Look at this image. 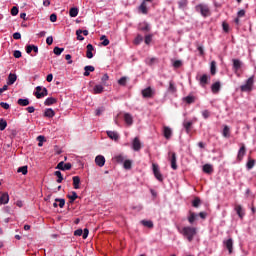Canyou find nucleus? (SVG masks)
<instances>
[{
    "label": "nucleus",
    "instance_id": "obj_1",
    "mask_svg": "<svg viewBox=\"0 0 256 256\" xmlns=\"http://www.w3.org/2000/svg\"><path fill=\"white\" fill-rule=\"evenodd\" d=\"M182 235H184L186 237V239H188V241L191 243V241H193V237H195V235H197V228L195 227H184L182 229Z\"/></svg>",
    "mask_w": 256,
    "mask_h": 256
},
{
    "label": "nucleus",
    "instance_id": "obj_2",
    "mask_svg": "<svg viewBox=\"0 0 256 256\" xmlns=\"http://www.w3.org/2000/svg\"><path fill=\"white\" fill-rule=\"evenodd\" d=\"M196 11H199L203 17H209L211 15V11L209 10V6L199 4L196 6Z\"/></svg>",
    "mask_w": 256,
    "mask_h": 256
},
{
    "label": "nucleus",
    "instance_id": "obj_3",
    "mask_svg": "<svg viewBox=\"0 0 256 256\" xmlns=\"http://www.w3.org/2000/svg\"><path fill=\"white\" fill-rule=\"evenodd\" d=\"M144 99H153L155 97V90L151 87H147L141 91Z\"/></svg>",
    "mask_w": 256,
    "mask_h": 256
},
{
    "label": "nucleus",
    "instance_id": "obj_4",
    "mask_svg": "<svg viewBox=\"0 0 256 256\" xmlns=\"http://www.w3.org/2000/svg\"><path fill=\"white\" fill-rule=\"evenodd\" d=\"M253 83H254V78L251 76L250 78L247 79L245 85H242L240 87L241 91L243 92H249L252 91L253 89Z\"/></svg>",
    "mask_w": 256,
    "mask_h": 256
},
{
    "label": "nucleus",
    "instance_id": "obj_5",
    "mask_svg": "<svg viewBox=\"0 0 256 256\" xmlns=\"http://www.w3.org/2000/svg\"><path fill=\"white\" fill-rule=\"evenodd\" d=\"M48 94L47 88H42L41 86L36 87L35 97L37 99H43V97H47Z\"/></svg>",
    "mask_w": 256,
    "mask_h": 256
},
{
    "label": "nucleus",
    "instance_id": "obj_6",
    "mask_svg": "<svg viewBox=\"0 0 256 256\" xmlns=\"http://www.w3.org/2000/svg\"><path fill=\"white\" fill-rule=\"evenodd\" d=\"M163 137L166 141H171V138L173 137V129L169 126L163 127Z\"/></svg>",
    "mask_w": 256,
    "mask_h": 256
},
{
    "label": "nucleus",
    "instance_id": "obj_7",
    "mask_svg": "<svg viewBox=\"0 0 256 256\" xmlns=\"http://www.w3.org/2000/svg\"><path fill=\"white\" fill-rule=\"evenodd\" d=\"M169 161L171 163V168L177 171V154L175 152H169Z\"/></svg>",
    "mask_w": 256,
    "mask_h": 256
},
{
    "label": "nucleus",
    "instance_id": "obj_8",
    "mask_svg": "<svg viewBox=\"0 0 256 256\" xmlns=\"http://www.w3.org/2000/svg\"><path fill=\"white\" fill-rule=\"evenodd\" d=\"M71 167H73V165H71V163H66L65 164V162L61 161L56 166V169H60V171H69L71 169Z\"/></svg>",
    "mask_w": 256,
    "mask_h": 256
},
{
    "label": "nucleus",
    "instance_id": "obj_9",
    "mask_svg": "<svg viewBox=\"0 0 256 256\" xmlns=\"http://www.w3.org/2000/svg\"><path fill=\"white\" fill-rule=\"evenodd\" d=\"M138 30L143 31L144 33H149V31H151V27L147 22H142L138 25Z\"/></svg>",
    "mask_w": 256,
    "mask_h": 256
},
{
    "label": "nucleus",
    "instance_id": "obj_10",
    "mask_svg": "<svg viewBox=\"0 0 256 256\" xmlns=\"http://www.w3.org/2000/svg\"><path fill=\"white\" fill-rule=\"evenodd\" d=\"M224 247L228 250V252L231 254L233 253V239L230 238L228 240H224Z\"/></svg>",
    "mask_w": 256,
    "mask_h": 256
},
{
    "label": "nucleus",
    "instance_id": "obj_11",
    "mask_svg": "<svg viewBox=\"0 0 256 256\" xmlns=\"http://www.w3.org/2000/svg\"><path fill=\"white\" fill-rule=\"evenodd\" d=\"M132 149L134 151H141V141L139 140L138 137H135L133 142H132Z\"/></svg>",
    "mask_w": 256,
    "mask_h": 256
},
{
    "label": "nucleus",
    "instance_id": "obj_12",
    "mask_svg": "<svg viewBox=\"0 0 256 256\" xmlns=\"http://www.w3.org/2000/svg\"><path fill=\"white\" fill-rule=\"evenodd\" d=\"M7 203H9V193L7 192L1 193L0 205H7Z\"/></svg>",
    "mask_w": 256,
    "mask_h": 256
},
{
    "label": "nucleus",
    "instance_id": "obj_13",
    "mask_svg": "<svg viewBox=\"0 0 256 256\" xmlns=\"http://www.w3.org/2000/svg\"><path fill=\"white\" fill-rule=\"evenodd\" d=\"M95 163H96V165H98V167H104L105 166V157L103 155L96 156Z\"/></svg>",
    "mask_w": 256,
    "mask_h": 256
},
{
    "label": "nucleus",
    "instance_id": "obj_14",
    "mask_svg": "<svg viewBox=\"0 0 256 256\" xmlns=\"http://www.w3.org/2000/svg\"><path fill=\"white\" fill-rule=\"evenodd\" d=\"M86 57L87 59H93V51H95V48L92 46V44H88L86 46Z\"/></svg>",
    "mask_w": 256,
    "mask_h": 256
},
{
    "label": "nucleus",
    "instance_id": "obj_15",
    "mask_svg": "<svg viewBox=\"0 0 256 256\" xmlns=\"http://www.w3.org/2000/svg\"><path fill=\"white\" fill-rule=\"evenodd\" d=\"M72 181L74 189H81V178L79 176H73Z\"/></svg>",
    "mask_w": 256,
    "mask_h": 256
},
{
    "label": "nucleus",
    "instance_id": "obj_16",
    "mask_svg": "<svg viewBox=\"0 0 256 256\" xmlns=\"http://www.w3.org/2000/svg\"><path fill=\"white\" fill-rule=\"evenodd\" d=\"M106 133L109 139H112V141H119V133L115 131H107Z\"/></svg>",
    "mask_w": 256,
    "mask_h": 256
},
{
    "label": "nucleus",
    "instance_id": "obj_17",
    "mask_svg": "<svg viewBox=\"0 0 256 256\" xmlns=\"http://www.w3.org/2000/svg\"><path fill=\"white\" fill-rule=\"evenodd\" d=\"M245 153H247V150L245 148V144H242V146L240 147L239 151H238V159L239 161H241L243 159V157H245Z\"/></svg>",
    "mask_w": 256,
    "mask_h": 256
},
{
    "label": "nucleus",
    "instance_id": "obj_18",
    "mask_svg": "<svg viewBox=\"0 0 256 256\" xmlns=\"http://www.w3.org/2000/svg\"><path fill=\"white\" fill-rule=\"evenodd\" d=\"M104 90H105V88L103 87V85L98 84V85L94 86L93 93H94V95H99V94L103 93Z\"/></svg>",
    "mask_w": 256,
    "mask_h": 256
},
{
    "label": "nucleus",
    "instance_id": "obj_19",
    "mask_svg": "<svg viewBox=\"0 0 256 256\" xmlns=\"http://www.w3.org/2000/svg\"><path fill=\"white\" fill-rule=\"evenodd\" d=\"M17 81V74L10 73L8 75L7 85H13Z\"/></svg>",
    "mask_w": 256,
    "mask_h": 256
},
{
    "label": "nucleus",
    "instance_id": "obj_20",
    "mask_svg": "<svg viewBox=\"0 0 256 256\" xmlns=\"http://www.w3.org/2000/svg\"><path fill=\"white\" fill-rule=\"evenodd\" d=\"M138 11L142 13L143 15H147L148 10H147V3L142 2L141 5L138 7Z\"/></svg>",
    "mask_w": 256,
    "mask_h": 256
},
{
    "label": "nucleus",
    "instance_id": "obj_21",
    "mask_svg": "<svg viewBox=\"0 0 256 256\" xmlns=\"http://www.w3.org/2000/svg\"><path fill=\"white\" fill-rule=\"evenodd\" d=\"M93 71H95V67L94 66H85L84 67V77H89V75L91 73H93Z\"/></svg>",
    "mask_w": 256,
    "mask_h": 256
},
{
    "label": "nucleus",
    "instance_id": "obj_22",
    "mask_svg": "<svg viewBox=\"0 0 256 256\" xmlns=\"http://www.w3.org/2000/svg\"><path fill=\"white\" fill-rule=\"evenodd\" d=\"M44 117H48L49 119H52V117H55V111L51 108H47L44 112Z\"/></svg>",
    "mask_w": 256,
    "mask_h": 256
},
{
    "label": "nucleus",
    "instance_id": "obj_23",
    "mask_svg": "<svg viewBox=\"0 0 256 256\" xmlns=\"http://www.w3.org/2000/svg\"><path fill=\"white\" fill-rule=\"evenodd\" d=\"M55 103H57V98H53V97H48L45 102L44 105H46L47 107L51 106V105H55Z\"/></svg>",
    "mask_w": 256,
    "mask_h": 256
},
{
    "label": "nucleus",
    "instance_id": "obj_24",
    "mask_svg": "<svg viewBox=\"0 0 256 256\" xmlns=\"http://www.w3.org/2000/svg\"><path fill=\"white\" fill-rule=\"evenodd\" d=\"M232 62H233V67H234L235 71H239V69H241V66L243 65L241 60L233 59Z\"/></svg>",
    "mask_w": 256,
    "mask_h": 256
},
{
    "label": "nucleus",
    "instance_id": "obj_25",
    "mask_svg": "<svg viewBox=\"0 0 256 256\" xmlns=\"http://www.w3.org/2000/svg\"><path fill=\"white\" fill-rule=\"evenodd\" d=\"M152 167H153V173H154L156 179H158V181H161V174L159 173V166H157L156 164H153Z\"/></svg>",
    "mask_w": 256,
    "mask_h": 256
},
{
    "label": "nucleus",
    "instance_id": "obj_26",
    "mask_svg": "<svg viewBox=\"0 0 256 256\" xmlns=\"http://www.w3.org/2000/svg\"><path fill=\"white\" fill-rule=\"evenodd\" d=\"M124 121L128 125H133V116H131V114H129V113H125L124 114Z\"/></svg>",
    "mask_w": 256,
    "mask_h": 256
},
{
    "label": "nucleus",
    "instance_id": "obj_27",
    "mask_svg": "<svg viewBox=\"0 0 256 256\" xmlns=\"http://www.w3.org/2000/svg\"><path fill=\"white\" fill-rule=\"evenodd\" d=\"M198 215L195 212H190V215L188 216V221L191 225H193V223H195V221L197 220Z\"/></svg>",
    "mask_w": 256,
    "mask_h": 256
},
{
    "label": "nucleus",
    "instance_id": "obj_28",
    "mask_svg": "<svg viewBox=\"0 0 256 256\" xmlns=\"http://www.w3.org/2000/svg\"><path fill=\"white\" fill-rule=\"evenodd\" d=\"M208 81H209V76H207V74H204L200 77V85H202V87H205Z\"/></svg>",
    "mask_w": 256,
    "mask_h": 256
},
{
    "label": "nucleus",
    "instance_id": "obj_29",
    "mask_svg": "<svg viewBox=\"0 0 256 256\" xmlns=\"http://www.w3.org/2000/svg\"><path fill=\"white\" fill-rule=\"evenodd\" d=\"M222 135H223V137H225L226 139H229V137H231V130L229 129V126H224Z\"/></svg>",
    "mask_w": 256,
    "mask_h": 256
},
{
    "label": "nucleus",
    "instance_id": "obj_30",
    "mask_svg": "<svg viewBox=\"0 0 256 256\" xmlns=\"http://www.w3.org/2000/svg\"><path fill=\"white\" fill-rule=\"evenodd\" d=\"M211 89H212V93H217L218 91L221 90V83L216 82L212 84Z\"/></svg>",
    "mask_w": 256,
    "mask_h": 256
},
{
    "label": "nucleus",
    "instance_id": "obj_31",
    "mask_svg": "<svg viewBox=\"0 0 256 256\" xmlns=\"http://www.w3.org/2000/svg\"><path fill=\"white\" fill-rule=\"evenodd\" d=\"M168 93H177V87L173 81L169 82Z\"/></svg>",
    "mask_w": 256,
    "mask_h": 256
},
{
    "label": "nucleus",
    "instance_id": "obj_32",
    "mask_svg": "<svg viewBox=\"0 0 256 256\" xmlns=\"http://www.w3.org/2000/svg\"><path fill=\"white\" fill-rule=\"evenodd\" d=\"M17 103L21 107H27V105H29V99H27V98L26 99L20 98V99H18Z\"/></svg>",
    "mask_w": 256,
    "mask_h": 256
},
{
    "label": "nucleus",
    "instance_id": "obj_33",
    "mask_svg": "<svg viewBox=\"0 0 256 256\" xmlns=\"http://www.w3.org/2000/svg\"><path fill=\"white\" fill-rule=\"evenodd\" d=\"M235 211H236L237 215H238L241 219H243V215H245V213H243V207H241V205H237V206L235 207Z\"/></svg>",
    "mask_w": 256,
    "mask_h": 256
},
{
    "label": "nucleus",
    "instance_id": "obj_34",
    "mask_svg": "<svg viewBox=\"0 0 256 256\" xmlns=\"http://www.w3.org/2000/svg\"><path fill=\"white\" fill-rule=\"evenodd\" d=\"M210 73L211 75H215L217 73V63L215 61L211 62Z\"/></svg>",
    "mask_w": 256,
    "mask_h": 256
},
{
    "label": "nucleus",
    "instance_id": "obj_35",
    "mask_svg": "<svg viewBox=\"0 0 256 256\" xmlns=\"http://www.w3.org/2000/svg\"><path fill=\"white\" fill-rule=\"evenodd\" d=\"M191 125H193L192 121H184L183 122V127L185 128L187 133H189V131H191Z\"/></svg>",
    "mask_w": 256,
    "mask_h": 256
},
{
    "label": "nucleus",
    "instance_id": "obj_36",
    "mask_svg": "<svg viewBox=\"0 0 256 256\" xmlns=\"http://www.w3.org/2000/svg\"><path fill=\"white\" fill-rule=\"evenodd\" d=\"M204 173H213V166L211 164H205L203 166Z\"/></svg>",
    "mask_w": 256,
    "mask_h": 256
},
{
    "label": "nucleus",
    "instance_id": "obj_37",
    "mask_svg": "<svg viewBox=\"0 0 256 256\" xmlns=\"http://www.w3.org/2000/svg\"><path fill=\"white\" fill-rule=\"evenodd\" d=\"M141 224L144 225V227H148V229L153 228V221L151 220H142Z\"/></svg>",
    "mask_w": 256,
    "mask_h": 256
},
{
    "label": "nucleus",
    "instance_id": "obj_38",
    "mask_svg": "<svg viewBox=\"0 0 256 256\" xmlns=\"http://www.w3.org/2000/svg\"><path fill=\"white\" fill-rule=\"evenodd\" d=\"M54 175L57 177V183H63V174H61V171L54 172Z\"/></svg>",
    "mask_w": 256,
    "mask_h": 256
},
{
    "label": "nucleus",
    "instance_id": "obj_39",
    "mask_svg": "<svg viewBox=\"0 0 256 256\" xmlns=\"http://www.w3.org/2000/svg\"><path fill=\"white\" fill-rule=\"evenodd\" d=\"M67 197L70 199V203H74L79 196L77 195V192L72 191V194L68 195Z\"/></svg>",
    "mask_w": 256,
    "mask_h": 256
},
{
    "label": "nucleus",
    "instance_id": "obj_40",
    "mask_svg": "<svg viewBox=\"0 0 256 256\" xmlns=\"http://www.w3.org/2000/svg\"><path fill=\"white\" fill-rule=\"evenodd\" d=\"M69 15L70 17H77V15H79V9L77 8H71L69 11Z\"/></svg>",
    "mask_w": 256,
    "mask_h": 256
},
{
    "label": "nucleus",
    "instance_id": "obj_41",
    "mask_svg": "<svg viewBox=\"0 0 256 256\" xmlns=\"http://www.w3.org/2000/svg\"><path fill=\"white\" fill-rule=\"evenodd\" d=\"M184 101L188 104L191 105V103H195V96H186L184 98Z\"/></svg>",
    "mask_w": 256,
    "mask_h": 256
},
{
    "label": "nucleus",
    "instance_id": "obj_42",
    "mask_svg": "<svg viewBox=\"0 0 256 256\" xmlns=\"http://www.w3.org/2000/svg\"><path fill=\"white\" fill-rule=\"evenodd\" d=\"M114 160L116 161V163H124L125 156H123L122 154H119L114 157Z\"/></svg>",
    "mask_w": 256,
    "mask_h": 256
},
{
    "label": "nucleus",
    "instance_id": "obj_43",
    "mask_svg": "<svg viewBox=\"0 0 256 256\" xmlns=\"http://www.w3.org/2000/svg\"><path fill=\"white\" fill-rule=\"evenodd\" d=\"M7 129V120L0 119V131H5Z\"/></svg>",
    "mask_w": 256,
    "mask_h": 256
},
{
    "label": "nucleus",
    "instance_id": "obj_44",
    "mask_svg": "<svg viewBox=\"0 0 256 256\" xmlns=\"http://www.w3.org/2000/svg\"><path fill=\"white\" fill-rule=\"evenodd\" d=\"M118 85H121L122 87H125L127 85V77L123 76L118 80Z\"/></svg>",
    "mask_w": 256,
    "mask_h": 256
},
{
    "label": "nucleus",
    "instance_id": "obj_45",
    "mask_svg": "<svg viewBox=\"0 0 256 256\" xmlns=\"http://www.w3.org/2000/svg\"><path fill=\"white\" fill-rule=\"evenodd\" d=\"M100 41H102V45L103 47H107V45H109V39H107V36L103 35L100 37Z\"/></svg>",
    "mask_w": 256,
    "mask_h": 256
},
{
    "label": "nucleus",
    "instance_id": "obj_46",
    "mask_svg": "<svg viewBox=\"0 0 256 256\" xmlns=\"http://www.w3.org/2000/svg\"><path fill=\"white\" fill-rule=\"evenodd\" d=\"M56 203H59V207L60 209H63L65 207V199L63 198H56L55 199Z\"/></svg>",
    "mask_w": 256,
    "mask_h": 256
},
{
    "label": "nucleus",
    "instance_id": "obj_47",
    "mask_svg": "<svg viewBox=\"0 0 256 256\" xmlns=\"http://www.w3.org/2000/svg\"><path fill=\"white\" fill-rule=\"evenodd\" d=\"M141 43H143V37L141 34H138L134 40V45H140Z\"/></svg>",
    "mask_w": 256,
    "mask_h": 256
},
{
    "label": "nucleus",
    "instance_id": "obj_48",
    "mask_svg": "<svg viewBox=\"0 0 256 256\" xmlns=\"http://www.w3.org/2000/svg\"><path fill=\"white\" fill-rule=\"evenodd\" d=\"M37 141H38V147H43V143H45V136L43 135L38 136Z\"/></svg>",
    "mask_w": 256,
    "mask_h": 256
},
{
    "label": "nucleus",
    "instance_id": "obj_49",
    "mask_svg": "<svg viewBox=\"0 0 256 256\" xmlns=\"http://www.w3.org/2000/svg\"><path fill=\"white\" fill-rule=\"evenodd\" d=\"M63 51H65V48H60V47H54L53 53L54 55H61V53H63Z\"/></svg>",
    "mask_w": 256,
    "mask_h": 256
},
{
    "label": "nucleus",
    "instance_id": "obj_50",
    "mask_svg": "<svg viewBox=\"0 0 256 256\" xmlns=\"http://www.w3.org/2000/svg\"><path fill=\"white\" fill-rule=\"evenodd\" d=\"M151 41H153V34L146 35L144 40L145 44L150 45Z\"/></svg>",
    "mask_w": 256,
    "mask_h": 256
},
{
    "label": "nucleus",
    "instance_id": "obj_51",
    "mask_svg": "<svg viewBox=\"0 0 256 256\" xmlns=\"http://www.w3.org/2000/svg\"><path fill=\"white\" fill-rule=\"evenodd\" d=\"M83 30L79 29L76 31L78 41H85V38L82 36Z\"/></svg>",
    "mask_w": 256,
    "mask_h": 256
},
{
    "label": "nucleus",
    "instance_id": "obj_52",
    "mask_svg": "<svg viewBox=\"0 0 256 256\" xmlns=\"http://www.w3.org/2000/svg\"><path fill=\"white\" fill-rule=\"evenodd\" d=\"M18 173H22V175H27L28 170H27V166H22L18 168Z\"/></svg>",
    "mask_w": 256,
    "mask_h": 256
},
{
    "label": "nucleus",
    "instance_id": "obj_53",
    "mask_svg": "<svg viewBox=\"0 0 256 256\" xmlns=\"http://www.w3.org/2000/svg\"><path fill=\"white\" fill-rule=\"evenodd\" d=\"M123 167H124V169H131V167H132L131 160H124Z\"/></svg>",
    "mask_w": 256,
    "mask_h": 256
},
{
    "label": "nucleus",
    "instance_id": "obj_54",
    "mask_svg": "<svg viewBox=\"0 0 256 256\" xmlns=\"http://www.w3.org/2000/svg\"><path fill=\"white\" fill-rule=\"evenodd\" d=\"M199 205H201V199H199L198 197H196V198L192 201V206H193V207H199Z\"/></svg>",
    "mask_w": 256,
    "mask_h": 256
},
{
    "label": "nucleus",
    "instance_id": "obj_55",
    "mask_svg": "<svg viewBox=\"0 0 256 256\" xmlns=\"http://www.w3.org/2000/svg\"><path fill=\"white\" fill-rule=\"evenodd\" d=\"M246 167H247V169H253V167H255V160L250 159V160L247 162Z\"/></svg>",
    "mask_w": 256,
    "mask_h": 256
},
{
    "label": "nucleus",
    "instance_id": "obj_56",
    "mask_svg": "<svg viewBox=\"0 0 256 256\" xmlns=\"http://www.w3.org/2000/svg\"><path fill=\"white\" fill-rule=\"evenodd\" d=\"M11 15H13V17H15L16 15H19V8H17V6L12 7Z\"/></svg>",
    "mask_w": 256,
    "mask_h": 256
},
{
    "label": "nucleus",
    "instance_id": "obj_57",
    "mask_svg": "<svg viewBox=\"0 0 256 256\" xmlns=\"http://www.w3.org/2000/svg\"><path fill=\"white\" fill-rule=\"evenodd\" d=\"M202 116L205 119H209V117H211V112H209V110H204V111H202Z\"/></svg>",
    "mask_w": 256,
    "mask_h": 256
},
{
    "label": "nucleus",
    "instance_id": "obj_58",
    "mask_svg": "<svg viewBox=\"0 0 256 256\" xmlns=\"http://www.w3.org/2000/svg\"><path fill=\"white\" fill-rule=\"evenodd\" d=\"M181 65H183V62H181V60H176L173 63V67H175V69H179V67H181Z\"/></svg>",
    "mask_w": 256,
    "mask_h": 256
},
{
    "label": "nucleus",
    "instance_id": "obj_59",
    "mask_svg": "<svg viewBox=\"0 0 256 256\" xmlns=\"http://www.w3.org/2000/svg\"><path fill=\"white\" fill-rule=\"evenodd\" d=\"M222 27H223L224 33H229V24H227L226 22H223Z\"/></svg>",
    "mask_w": 256,
    "mask_h": 256
},
{
    "label": "nucleus",
    "instance_id": "obj_60",
    "mask_svg": "<svg viewBox=\"0 0 256 256\" xmlns=\"http://www.w3.org/2000/svg\"><path fill=\"white\" fill-rule=\"evenodd\" d=\"M82 237L83 239H87V237H89V229L85 228L84 231H82Z\"/></svg>",
    "mask_w": 256,
    "mask_h": 256
},
{
    "label": "nucleus",
    "instance_id": "obj_61",
    "mask_svg": "<svg viewBox=\"0 0 256 256\" xmlns=\"http://www.w3.org/2000/svg\"><path fill=\"white\" fill-rule=\"evenodd\" d=\"M15 59H21V51L15 50L13 53Z\"/></svg>",
    "mask_w": 256,
    "mask_h": 256
},
{
    "label": "nucleus",
    "instance_id": "obj_62",
    "mask_svg": "<svg viewBox=\"0 0 256 256\" xmlns=\"http://www.w3.org/2000/svg\"><path fill=\"white\" fill-rule=\"evenodd\" d=\"M105 111V107L97 108L96 109V116L99 117Z\"/></svg>",
    "mask_w": 256,
    "mask_h": 256
},
{
    "label": "nucleus",
    "instance_id": "obj_63",
    "mask_svg": "<svg viewBox=\"0 0 256 256\" xmlns=\"http://www.w3.org/2000/svg\"><path fill=\"white\" fill-rule=\"evenodd\" d=\"M74 235L76 237H81V235H83V229H77L76 231H74Z\"/></svg>",
    "mask_w": 256,
    "mask_h": 256
},
{
    "label": "nucleus",
    "instance_id": "obj_64",
    "mask_svg": "<svg viewBox=\"0 0 256 256\" xmlns=\"http://www.w3.org/2000/svg\"><path fill=\"white\" fill-rule=\"evenodd\" d=\"M46 43H47V45H53V36L47 37Z\"/></svg>",
    "mask_w": 256,
    "mask_h": 256
}]
</instances>
